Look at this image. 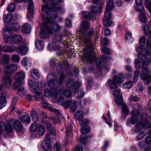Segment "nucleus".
Returning <instances> with one entry per match:
<instances>
[{
	"label": "nucleus",
	"mask_w": 151,
	"mask_h": 151,
	"mask_svg": "<svg viewBox=\"0 0 151 151\" xmlns=\"http://www.w3.org/2000/svg\"><path fill=\"white\" fill-rule=\"evenodd\" d=\"M122 112L125 114V115H128V113L129 111L128 110V108L126 104H122Z\"/></svg>",
	"instance_id": "864d4df0"
},
{
	"label": "nucleus",
	"mask_w": 151,
	"mask_h": 151,
	"mask_svg": "<svg viewBox=\"0 0 151 151\" xmlns=\"http://www.w3.org/2000/svg\"><path fill=\"white\" fill-rule=\"evenodd\" d=\"M70 100H71L70 104V105H71V106L69 108L71 112H74L77 109V102L75 101H72L71 99H70Z\"/></svg>",
	"instance_id": "f704fd0d"
},
{
	"label": "nucleus",
	"mask_w": 151,
	"mask_h": 151,
	"mask_svg": "<svg viewBox=\"0 0 151 151\" xmlns=\"http://www.w3.org/2000/svg\"><path fill=\"white\" fill-rule=\"evenodd\" d=\"M42 145L45 150H48L51 148V145L49 142H45L44 141L42 144Z\"/></svg>",
	"instance_id": "49530a36"
},
{
	"label": "nucleus",
	"mask_w": 151,
	"mask_h": 151,
	"mask_svg": "<svg viewBox=\"0 0 151 151\" xmlns=\"http://www.w3.org/2000/svg\"><path fill=\"white\" fill-rule=\"evenodd\" d=\"M47 77L50 79L47 82L48 86L50 87L51 89V93L52 95L57 93V76L56 74L50 73L48 75Z\"/></svg>",
	"instance_id": "39448f33"
},
{
	"label": "nucleus",
	"mask_w": 151,
	"mask_h": 151,
	"mask_svg": "<svg viewBox=\"0 0 151 151\" xmlns=\"http://www.w3.org/2000/svg\"><path fill=\"white\" fill-rule=\"evenodd\" d=\"M37 131L38 135L42 136L44 134L45 132V128L41 124H39L37 127Z\"/></svg>",
	"instance_id": "a878e982"
},
{
	"label": "nucleus",
	"mask_w": 151,
	"mask_h": 151,
	"mask_svg": "<svg viewBox=\"0 0 151 151\" xmlns=\"http://www.w3.org/2000/svg\"><path fill=\"white\" fill-rule=\"evenodd\" d=\"M84 41L86 44L85 50L86 51L91 50L92 48V46L91 40L88 38H85Z\"/></svg>",
	"instance_id": "5701e85b"
},
{
	"label": "nucleus",
	"mask_w": 151,
	"mask_h": 151,
	"mask_svg": "<svg viewBox=\"0 0 151 151\" xmlns=\"http://www.w3.org/2000/svg\"><path fill=\"white\" fill-rule=\"evenodd\" d=\"M22 64L24 66H30L31 63L30 61L27 59V58L25 57L22 61Z\"/></svg>",
	"instance_id": "3c124183"
},
{
	"label": "nucleus",
	"mask_w": 151,
	"mask_h": 151,
	"mask_svg": "<svg viewBox=\"0 0 151 151\" xmlns=\"http://www.w3.org/2000/svg\"><path fill=\"white\" fill-rule=\"evenodd\" d=\"M17 98L16 97L13 98L11 102L12 107V111H13L16 109L15 105L16 104V103L17 101Z\"/></svg>",
	"instance_id": "6e6d98bb"
},
{
	"label": "nucleus",
	"mask_w": 151,
	"mask_h": 151,
	"mask_svg": "<svg viewBox=\"0 0 151 151\" xmlns=\"http://www.w3.org/2000/svg\"><path fill=\"white\" fill-rule=\"evenodd\" d=\"M14 79L16 81H21L24 79L25 74L23 71L16 73L14 75Z\"/></svg>",
	"instance_id": "a211bd4d"
},
{
	"label": "nucleus",
	"mask_w": 151,
	"mask_h": 151,
	"mask_svg": "<svg viewBox=\"0 0 151 151\" xmlns=\"http://www.w3.org/2000/svg\"><path fill=\"white\" fill-rule=\"evenodd\" d=\"M31 115L34 122H36L39 120V118L37 112L36 111H33L31 112Z\"/></svg>",
	"instance_id": "a19ab883"
},
{
	"label": "nucleus",
	"mask_w": 151,
	"mask_h": 151,
	"mask_svg": "<svg viewBox=\"0 0 151 151\" xmlns=\"http://www.w3.org/2000/svg\"><path fill=\"white\" fill-rule=\"evenodd\" d=\"M1 81L3 85L7 88H9L12 84V79L10 76L5 74L3 76Z\"/></svg>",
	"instance_id": "6e6552de"
},
{
	"label": "nucleus",
	"mask_w": 151,
	"mask_h": 151,
	"mask_svg": "<svg viewBox=\"0 0 151 151\" xmlns=\"http://www.w3.org/2000/svg\"><path fill=\"white\" fill-rule=\"evenodd\" d=\"M115 101L116 103L119 105H122L123 104H125L123 102V98L121 96H116Z\"/></svg>",
	"instance_id": "79ce46f5"
},
{
	"label": "nucleus",
	"mask_w": 151,
	"mask_h": 151,
	"mask_svg": "<svg viewBox=\"0 0 151 151\" xmlns=\"http://www.w3.org/2000/svg\"><path fill=\"white\" fill-rule=\"evenodd\" d=\"M142 127L145 129H146L150 127V122L147 120H145L143 123H141Z\"/></svg>",
	"instance_id": "603ef678"
},
{
	"label": "nucleus",
	"mask_w": 151,
	"mask_h": 151,
	"mask_svg": "<svg viewBox=\"0 0 151 151\" xmlns=\"http://www.w3.org/2000/svg\"><path fill=\"white\" fill-rule=\"evenodd\" d=\"M35 45L37 50H42L43 48L44 43L42 40L37 39L35 40Z\"/></svg>",
	"instance_id": "bb28decb"
},
{
	"label": "nucleus",
	"mask_w": 151,
	"mask_h": 151,
	"mask_svg": "<svg viewBox=\"0 0 151 151\" xmlns=\"http://www.w3.org/2000/svg\"><path fill=\"white\" fill-rule=\"evenodd\" d=\"M16 8V6L14 3H11L9 5L7 8V10L11 12H14Z\"/></svg>",
	"instance_id": "de8ad7c7"
},
{
	"label": "nucleus",
	"mask_w": 151,
	"mask_h": 151,
	"mask_svg": "<svg viewBox=\"0 0 151 151\" xmlns=\"http://www.w3.org/2000/svg\"><path fill=\"white\" fill-rule=\"evenodd\" d=\"M138 120V118L136 116H132L130 119H128L127 120V124H130L131 123L132 124H135Z\"/></svg>",
	"instance_id": "c756f323"
},
{
	"label": "nucleus",
	"mask_w": 151,
	"mask_h": 151,
	"mask_svg": "<svg viewBox=\"0 0 151 151\" xmlns=\"http://www.w3.org/2000/svg\"><path fill=\"white\" fill-rule=\"evenodd\" d=\"M96 57L95 55L93 52L91 51L88 53L86 56V59L89 62H92L95 60Z\"/></svg>",
	"instance_id": "c85d7f7f"
},
{
	"label": "nucleus",
	"mask_w": 151,
	"mask_h": 151,
	"mask_svg": "<svg viewBox=\"0 0 151 151\" xmlns=\"http://www.w3.org/2000/svg\"><path fill=\"white\" fill-rule=\"evenodd\" d=\"M146 37L145 36L141 37L139 40V44L140 46L143 47L145 45Z\"/></svg>",
	"instance_id": "5fc2aeb1"
},
{
	"label": "nucleus",
	"mask_w": 151,
	"mask_h": 151,
	"mask_svg": "<svg viewBox=\"0 0 151 151\" xmlns=\"http://www.w3.org/2000/svg\"><path fill=\"white\" fill-rule=\"evenodd\" d=\"M142 127V124L141 122H139L136 124L135 127L133 129L134 132L136 133L139 132L141 130Z\"/></svg>",
	"instance_id": "a18cd8bd"
},
{
	"label": "nucleus",
	"mask_w": 151,
	"mask_h": 151,
	"mask_svg": "<svg viewBox=\"0 0 151 151\" xmlns=\"http://www.w3.org/2000/svg\"><path fill=\"white\" fill-rule=\"evenodd\" d=\"M136 5L134 6L135 9L136 11L141 12L144 9L142 6V0H135Z\"/></svg>",
	"instance_id": "412c9836"
},
{
	"label": "nucleus",
	"mask_w": 151,
	"mask_h": 151,
	"mask_svg": "<svg viewBox=\"0 0 151 151\" xmlns=\"http://www.w3.org/2000/svg\"><path fill=\"white\" fill-rule=\"evenodd\" d=\"M11 60L13 62L18 63L20 60V58L17 55L14 54L12 55Z\"/></svg>",
	"instance_id": "09e8293b"
},
{
	"label": "nucleus",
	"mask_w": 151,
	"mask_h": 151,
	"mask_svg": "<svg viewBox=\"0 0 151 151\" xmlns=\"http://www.w3.org/2000/svg\"><path fill=\"white\" fill-rule=\"evenodd\" d=\"M143 80L145 84L148 85L151 82V76L150 75H144Z\"/></svg>",
	"instance_id": "c03bdc74"
},
{
	"label": "nucleus",
	"mask_w": 151,
	"mask_h": 151,
	"mask_svg": "<svg viewBox=\"0 0 151 151\" xmlns=\"http://www.w3.org/2000/svg\"><path fill=\"white\" fill-rule=\"evenodd\" d=\"M31 29L30 24L28 23L24 24L22 27V32L25 34L29 33L31 31Z\"/></svg>",
	"instance_id": "b1692460"
},
{
	"label": "nucleus",
	"mask_w": 151,
	"mask_h": 151,
	"mask_svg": "<svg viewBox=\"0 0 151 151\" xmlns=\"http://www.w3.org/2000/svg\"><path fill=\"white\" fill-rule=\"evenodd\" d=\"M74 81L72 79H70L68 81L67 86L68 88H72L73 89Z\"/></svg>",
	"instance_id": "680f3d73"
},
{
	"label": "nucleus",
	"mask_w": 151,
	"mask_h": 151,
	"mask_svg": "<svg viewBox=\"0 0 151 151\" xmlns=\"http://www.w3.org/2000/svg\"><path fill=\"white\" fill-rule=\"evenodd\" d=\"M135 67L137 70H138L140 69L141 63L139 59H136L134 61Z\"/></svg>",
	"instance_id": "4d7b16f0"
},
{
	"label": "nucleus",
	"mask_w": 151,
	"mask_h": 151,
	"mask_svg": "<svg viewBox=\"0 0 151 151\" xmlns=\"http://www.w3.org/2000/svg\"><path fill=\"white\" fill-rule=\"evenodd\" d=\"M13 126L14 129L17 132L23 131V127L20 122L17 120H12Z\"/></svg>",
	"instance_id": "2eb2a0df"
},
{
	"label": "nucleus",
	"mask_w": 151,
	"mask_h": 151,
	"mask_svg": "<svg viewBox=\"0 0 151 151\" xmlns=\"http://www.w3.org/2000/svg\"><path fill=\"white\" fill-rule=\"evenodd\" d=\"M57 37L55 35L53 37L52 41L51 43L48 44V46L50 49L49 50H50L56 51L57 49Z\"/></svg>",
	"instance_id": "aec40b11"
},
{
	"label": "nucleus",
	"mask_w": 151,
	"mask_h": 151,
	"mask_svg": "<svg viewBox=\"0 0 151 151\" xmlns=\"http://www.w3.org/2000/svg\"><path fill=\"white\" fill-rule=\"evenodd\" d=\"M9 61V55L8 54L3 55L0 60V63L3 65H4L8 64Z\"/></svg>",
	"instance_id": "4be33fe9"
},
{
	"label": "nucleus",
	"mask_w": 151,
	"mask_h": 151,
	"mask_svg": "<svg viewBox=\"0 0 151 151\" xmlns=\"http://www.w3.org/2000/svg\"><path fill=\"white\" fill-rule=\"evenodd\" d=\"M21 120L24 123L29 124L30 122V118L29 115L25 114L21 117Z\"/></svg>",
	"instance_id": "c9c22d12"
},
{
	"label": "nucleus",
	"mask_w": 151,
	"mask_h": 151,
	"mask_svg": "<svg viewBox=\"0 0 151 151\" xmlns=\"http://www.w3.org/2000/svg\"><path fill=\"white\" fill-rule=\"evenodd\" d=\"M49 0L50 2L48 4L42 6V12H45L47 15L46 19L45 17H42L43 24L40 37L43 39L48 38L49 34H56L57 33V24L50 20H53L57 17V0Z\"/></svg>",
	"instance_id": "f257e3e1"
},
{
	"label": "nucleus",
	"mask_w": 151,
	"mask_h": 151,
	"mask_svg": "<svg viewBox=\"0 0 151 151\" xmlns=\"http://www.w3.org/2000/svg\"><path fill=\"white\" fill-rule=\"evenodd\" d=\"M111 13L109 11H105L104 17L103 19L104 25L105 26L109 27L110 26L112 23L111 20Z\"/></svg>",
	"instance_id": "1a4fd4ad"
},
{
	"label": "nucleus",
	"mask_w": 151,
	"mask_h": 151,
	"mask_svg": "<svg viewBox=\"0 0 151 151\" xmlns=\"http://www.w3.org/2000/svg\"><path fill=\"white\" fill-rule=\"evenodd\" d=\"M35 93V95L34 97L36 101H38L39 100L42 98L41 92L39 91Z\"/></svg>",
	"instance_id": "13d9d810"
},
{
	"label": "nucleus",
	"mask_w": 151,
	"mask_h": 151,
	"mask_svg": "<svg viewBox=\"0 0 151 151\" xmlns=\"http://www.w3.org/2000/svg\"><path fill=\"white\" fill-rule=\"evenodd\" d=\"M9 28L12 30L17 31L20 29V26L18 23L15 22L10 25Z\"/></svg>",
	"instance_id": "7c9ffc66"
},
{
	"label": "nucleus",
	"mask_w": 151,
	"mask_h": 151,
	"mask_svg": "<svg viewBox=\"0 0 151 151\" xmlns=\"http://www.w3.org/2000/svg\"><path fill=\"white\" fill-rule=\"evenodd\" d=\"M17 69V65L16 64H12L6 65L4 68V71L6 74H12Z\"/></svg>",
	"instance_id": "9d476101"
},
{
	"label": "nucleus",
	"mask_w": 151,
	"mask_h": 151,
	"mask_svg": "<svg viewBox=\"0 0 151 151\" xmlns=\"http://www.w3.org/2000/svg\"><path fill=\"white\" fill-rule=\"evenodd\" d=\"M4 130L7 133L12 132L13 131L12 120L9 121L4 124Z\"/></svg>",
	"instance_id": "dca6fc26"
},
{
	"label": "nucleus",
	"mask_w": 151,
	"mask_h": 151,
	"mask_svg": "<svg viewBox=\"0 0 151 151\" xmlns=\"http://www.w3.org/2000/svg\"><path fill=\"white\" fill-rule=\"evenodd\" d=\"M22 37L20 34H15L10 39L11 43L19 44L21 43L22 40Z\"/></svg>",
	"instance_id": "4468645a"
},
{
	"label": "nucleus",
	"mask_w": 151,
	"mask_h": 151,
	"mask_svg": "<svg viewBox=\"0 0 151 151\" xmlns=\"http://www.w3.org/2000/svg\"><path fill=\"white\" fill-rule=\"evenodd\" d=\"M52 135L50 133L47 134L45 136L44 141L45 142H47L49 143L52 139L51 138Z\"/></svg>",
	"instance_id": "69168bd1"
},
{
	"label": "nucleus",
	"mask_w": 151,
	"mask_h": 151,
	"mask_svg": "<svg viewBox=\"0 0 151 151\" xmlns=\"http://www.w3.org/2000/svg\"><path fill=\"white\" fill-rule=\"evenodd\" d=\"M124 81V76L122 73H120L118 75L114 76L112 80H109L108 83L111 89H116L117 88V84L119 85L122 83Z\"/></svg>",
	"instance_id": "20e7f679"
},
{
	"label": "nucleus",
	"mask_w": 151,
	"mask_h": 151,
	"mask_svg": "<svg viewBox=\"0 0 151 151\" xmlns=\"http://www.w3.org/2000/svg\"><path fill=\"white\" fill-rule=\"evenodd\" d=\"M79 124L82 129L80 130L82 135L80 137V142L83 145H85L87 141L88 137L85 135L89 132L90 127L87 125L88 124V120L87 119H81L79 120Z\"/></svg>",
	"instance_id": "7ed1b4c3"
},
{
	"label": "nucleus",
	"mask_w": 151,
	"mask_h": 151,
	"mask_svg": "<svg viewBox=\"0 0 151 151\" xmlns=\"http://www.w3.org/2000/svg\"><path fill=\"white\" fill-rule=\"evenodd\" d=\"M66 135L67 137L65 138L63 141V145L64 146H66L68 145L69 143V138L68 137V135L69 134H71L72 131L71 126L70 125L68 127H66Z\"/></svg>",
	"instance_id": "f3484780"
},
{
	"label": "nucleus",
	"mask_w": 151,
	"mask_h": 151,
	"mask_svg": "<svg viewBox=\"0 0 151 151\" xmlns=\"http://www.w3.org/2000/svg\"><path fill=\"white\" fill-rule=\"evenodd\" d=\"M28 83L30 89L32 93H35L39 92V87L38 83L34 82L31 80H29Z\"/></svg>",
	"instance_id": "f8f14e48"
},
{
	"label": "nucleus",
	"mask_w": 151,
	"mask_h": 151,
	"mask_svg": "<svg viewBox=\"0 0 151 151\" xmlns=\"http://www.w3.org/2000/svg\"><path fill=\"white\" fill-rule=\"evenodd\" d=\"M82 25L83 29H81L80 31L78 33H79V34L84 35L86 34V30H88L90 29V23L89 21L87 20H83L82 21Z\"/></svg>",
	"instance_id": "9b49d317"
},
{
	"label": "nucleus",
	"mask_w": 151,
	"mask_h": 151,
	"mask_svg": "<svg viewBox=\"0 0 151 151\" xmlns=\"http://www.w3.org/2000/svg\"><path fill=\"white\" fill-rule=\"evenodd\" d=\"M63 91L60 89L57 92V103L60 105L63 106L64 108L67 109L68 108L71 103V100H68L65 102V101L64 98L63 96Z\"/></svg>",
	"instance_id": "423d86ee"
},
{
	"label": "nucleus",
	"mask_w": 151,
	"mask_h": 151,
	"mask_svg": "<svg viewBox=\"0 0 151 151\" xmlns=\"http://www.w3.org/2000/svg\"><path fill=\"white\" fill-rule=\"evenodd\" d=\"M75 115V117L78 121L80 120L83 118V113L81 110H77Z\"/></svg>",
	"instance_id": "72a5a7b5"
},
{
	"label": "nucleus",
	"mask_w": 151,
	"mask_h": 151,
	"mask_svg": "<svg viewBox=\"0 0 151 151\" xmlns=\"http://www.w3.org/2000/svg\"><path fill=\"white\" fill-rule=\"evenodd\" d=\"M56 59L54 60V58H52L51 59L50 61V64L51 68H54L56 65Z\"/></svg>",
	"instance_id": "0e129e2a"
},
{
	"label": "nucleus",
	"mask_w": 151,
	"mask_h": 151,
	"mask_svg": "<svg viewBox=\"0 0 151 151\" xmlns=\"http://www.w3.org/2000/svg\"><path fill=\"white\" fill-rule=\"evenodd\" d=\"M94 8L91 10V12H85L82 13L83 16L84 18L88 19H92L96 17L95 12L94 11Z\"/></svg>",
	"instance_id": "ddd939ff"
},
{
	"label": "nucleus",
	"mask_w": 151,
	"mask_h": 151,
	"mask_svg": "<svg viewBox=\"0 0 151 151\" xmlns=\"http://www.w3.org/2000/svg\"><path fill=\"white\" fill-rule=\"evenodd\" d=\"M44 95L46 97L51 96L53 97L54 99L56 100L57 99V93H55L54 95H52L51 93V91L49 92V90L48 88H45L44 90Z\"/></svg>",
	"instance_id": "473e14b6"
},
{
	"label": "nucleus",
	"mask_w": 151,
	"mask_h": 151,
	"mask_svg": "<svg viewBox=\"0 0 151 151\" xmlns=\"http://www.w3.org/2000/svg\"><path fill=\"white\" fill-rule=\"evenodd\" d=\"M114 3L113 0H109L108 3L106 10L105 11H109L111 12L110 11L113 8Z\"/></svg>",
	"instance_id": "37998d69"
},
{
	"label": "nucleus",
	"mask_w": 151,
	"mask_h": 151,
	"mask_svg": "<svg viewBox=\"0 0 151 151\" xmlns=\"http://www.w3.org/2000/svg\"><path fill=\"white\" fill-rule=\"evenodd\" d=\"M64 94L66 98H71L72 96L71 91L69 90H66L64 91Z\"/></svg>",
	"instance_id": "bf43d9fd"
},
{
	"label": "nucleus",
	"mask_w": 151,
	"mask_h": 151,
	"mask_svg": "<svg viewBox=\"0 0 151 151\" xmlns=\"http://www.w3.org/2000/svg\"><path fill=\"white\" fill-rule=\"evenodd\" d=\"M25 0H15L14 2L17 3H21L24 1ZM29 2L28 6V12L27 17L29 20L30 21L33 18L34 11L33 1L32 0H27Z\"/></svg>",
	"instance_id": "0eeeda50"
},
{
	"label": "nucleus",
	"mask_w": 151,
	"mask_h": 151,
	"mask_svg": "<svg viewBox=\"0 0 151 151\" xmlns=\"http://www.w3.org/2000/svg\"><path fill=\"white\" fill-rule=\"evenodd\" d=\"M146 65H143V67H142V73L143 74L144 76L145 75H148V74L149 73V70Z\"/></svg>",
	"instance_id": "052dcab7"
},
{
	"label": "nucleus",
	"mask_w": 151,
	"mask_h": 151,
	"mask_svg": "<svg viewBox=\"0 0 151 151\" xmlns=\"http://www.w3.org/2000/svg\"><path fill=\"white\" fill-rule=\"evenodd\" d=\"M57 12L61 14H63L65 13V10L61 7V6L58 4H57Z\"/></svg>",
	"instance_id": "338daca9"
},
{
	"label": "nucleus",
	"mask_w": 151,
	"mask_h": 151,
	"mask_svg": "<svg viewBox=\"0 0 151 151\" xmlns=\"http://www.w3.org/2000/svg\"><path fill=\"white\" fill-rule=\"evenodd\" d=\"M140 13L139 19L142 22L145 23L146 22V17L145 15V11L144 9L141 12H139Z\"/></svg>",
	"instance_id": "58836bf2"
},
{
	"label": "nucleus",
	"mask_w": 151,
	"mask_h": 151,
	"mask_svg": "<svg viewBox=\"0 0 151 151\" xmlns=\"http://www.w3.org/2000/svg\"><path fill=\"white\" fill-rule=\"evenodd\" d=\"M7 94L6 91H3L1 93V96L0 97V109H2L6 105V96Z\"/></svg>",
	"instance_id": "6ab92c4d"
},
{
	"label": "nucleus",
	"mask_w": 151,
	"mask_h": 151,
	"mask_svg": "<svg viewBox=\"0 0 151 151\" xmlns=\"http://www.w3.org/2000/svg\"><path fill=\"white\" fill-rule=\"evenodd\" d=\"M4 21L5 23H9L12 21L13 18L12 15L8 13L6 15H4Z\"/></svg>",
	"instance_id": "4c0bfd02"
},
{
	"label": "nucleus",
	"mask_w": 151,
	"mask_h": 151,
	"mask_svg": "<svg viewBox=\"0 0 151 151\" xmlns=\"http://www.w3.org/2000/svg\"><path fill=\"white\" fill-rule=\"evenodd\" d=\"M94 8V11L95 12L96 14V16L98 13H101V6H93L91 7V9Z\"/></svg>",
	"instance_id": "e2e57ef3"
},
{
	"label": "nucleus",
	"mask_w": 151,
	"mask_h": 151,
	"mask_svg": "<svg viewBox=\"0 0 151 151\" xmlns=\"http://www.w3.org/2000/svg\"><path fill=\"white\" fill-rule=\"evenodd\" d=\"M31 75L32 78L35 80H37L40 77V73L37 70L32 69L30 71Z\"/></svg>",
	"instance_id": "cd10ccee"
},
{
	"label": "nucleus",
	"mask_w": 151,
	"mask_h": 151,
	"mask_svg": "<svg viewBox=\"0 0 151 151\" xmlns=\"http://www.w3.org/2000/svg\"><path fill=\"white\" fill-rule=\"evenodd\" d=\"M8 27L4 28L3 30L2 34L4 37L9 38L12 35V33Z\"/></svg>",
	"instance_id": "393cba45"
},
{
	"label": "nucleus",
	"mask_w": 151,
	"mask_h": 151,
	"mask_svg": "<svg viewBox=\"0 0 151 151\" xmlns=\"http://www.w3.org/2000/svg\"><path fill=\"white\" fill-rule=\"evenodd\" d=\"M142 67L143 65H147L151 63V60L150 58H147V57H144V58L142 59Z\"/></svg>",
	"instance_id": "ea45409f"
},
{
	"label": "nucleus",
	"mask_w": 151,
	"mask_h": 151,
	"mask_svg": "<svg viewBox=\"0 0 151 151\" xmlns=\"http://www.w3.org/2000/svg\"><path fill=\"white\" fill-rule=\"evenodd\" d=\"M65 77L66 76H65L63 74L60 75L59 79V84L60 85H61L63 83Z\"/></svg>",
	"instance_id": "774afa93"
},
{
	"label": "nucleus",
	"mask_w": 151,
	"mask_h": 151,
	"mask_svg": "<svg viewBox=\"0 0 151 151\" xmlns=\"http://www.w3.org/2000/svg\"><path fill=\"white\" fill-rule=\"evenodd\" d=\"M47 129L50 131L51 134L53 135L56 134L55 129L53 127L50 122H47Z\"/></svg>",
	"instance_id": "2f4dec72"
},
{
	"label": "nucleus",
	"mask_w": 151,
	"mask_h": 151,
	"mask_svg": "<svg viewBox=\"0 0 151 151\" xmlns=\"http://www.w3.org/2000/svg\"><path fill=\"white\" fill-rule=\"evenodd\" d=\"M74 93L76 95V94H78L77 96V98L78 99L83 97L84 95V92L83 90L80 89H76L73 91Z\"/></svg>",
	"instance_id": "e433bc0d"
},
{
	"label": "nucleus",
	"mask_w": 151,
	"mask_h": 151,
	"mask_svg": "<svg viewBox=\"0 0 151 151\" xmlns=\"http://www.w3.org/2000/svg\"><path fill=\"white\" fill-rule=\"evenodd\" d=\"M0 50L5 52H13L17 50V52L20 54L21 55H24L27 54L28 49L25 45H21L18 46L16 48L14 45L9 46L8 45L4 46L2 49L0 46Z\"/></svg>",
	"instance_id": "f03ea898"
},
{
	"label": "nucleus",
	"mask_w": 151,
	"mask_h": 151,
	"mask_svg": "<svg viewBox=\"0 0 151 151\" xmlns=\"http://www.w3.org/2000/svg\"><path fill=\"white\" fill-rule=\"evenodd\" d=\"M38 124L36 122H34L30 126V130L32 132H34L37 130Z\"/></svg>",
	"instance_id": "8fccbe9b"
}]
</instances>
